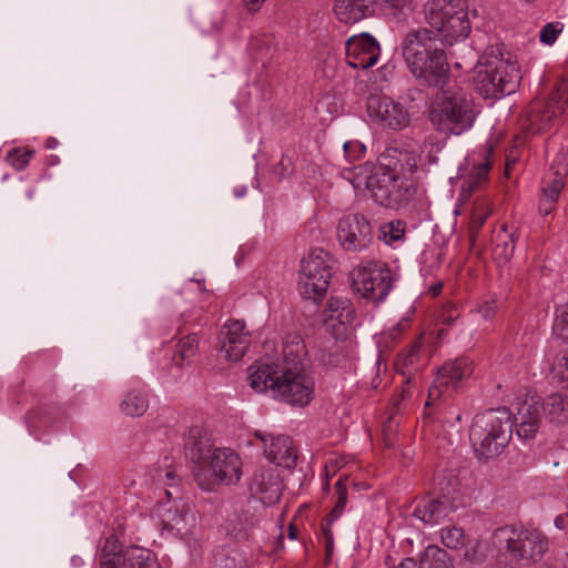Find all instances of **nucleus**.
I'll return each instance as SVG.
<instances>
[{"label":"nucleus","mask_w":568,"mask_h":568,"mask_svg":"<svg viewBox=\"0 0 568 568\" xmlns=\"http://www.w3.org/2000/svg\"><path fill=\"white\" fill-rule=\"evenodd\" d=\"M282 353L281 365H261L248 375V384L257 393L270 389L275 398L291 406L304 407L313 398L314 383L304 372L307 351L302 336L287 335Z\"/></svg>","instance_id":"nucleus-1"},{"label":"nucleus","mask_w":568,"mask_h":568,"mask_svg":"<svg viewBox=\"0 0 568 568\" xmlns=\"http://www.w3.org/2000/svg\"><path fill=\"white\" fill-rule=\"evenodd\" d=\"M503 49V43L490 45L473 70L474 89L484 99L497 100L519 88V68L504 58Z\"/></svg>","instance_id":"nucleus-2"},{"label":"nucleus","mask_w":568,"mask_h":568,"mask_svg":"<svg viewBox=\"0 0 568 568\" xmlns=\"http://www.w3.org/2000/svg\"><path fill=\"white\" fill-rule=\"evenodd\" d=\"M513 435L510 412L505 407L477 414L469 430V439L478 458H491L503 453Z\"/></svg>","instance_id":"nucleus-3"},{"label":"nucleus","mask_w":568,"mask_h":568,"mask_svg":"<svg viewBox=\"0 0 568 568\" xmlns=\"http://www.w3.org/2000/svg\"><path fill=\"white\" fill-rule=\"evenodd\" d=\"M403 57L414 75L428 87L439 90L449 82V64L443 48H437L433 38H409L404 42Z\"/></svg>","instance_id":"nucleus-4"},{"label":"nucleus","mask_w":568,"mask_h":568,"mask_svg":"<svg viewBox=\"0 0 568 568\" xmlns=\"http://www.w3.org/2000/svg\"><path fill=\"white\" fill-rule=\"evenodd\" d=\"M475 118L471 100L458 88L440 90L429 111L430 122L444 133L462 134L473 126Z\"/></svg>","instance_id":"nucleus-5"},{"label":"nucleus","mask_w":568,"mask_h":568,"mask_svg":"<svg viewBox=\"0 0 568 568\" xmlns=\"http://www.w3.org/2000/svg\"><path fill=\"white\" fill-rule=\"evenodd\" d=\"M493 542L499 549L506 548L510 561L520 566L538 562L548 549V540L540 531L511 526L497 528Z\"/></svg>","instance_id":"nucleus-6"},{"label":"nucleus","mask_w":568,"mask_h":568,"mask_svg":"<svg viewBox=\"0 0 568 568\" xmlns=\"http://www.w3.org/2000/svg\"><path fill=\"white\" fill-rule=\"evenodd\" d=\"M242 476V460L231 448H216L199 470L194 480L205 491H215L221 485H234Z\"/></svg>","instance_id":"nucleus-7"},{"label":"nucleus","mask_w":568,"mask_h":568,"mask_svg":"<svg viewBox=\"0 0 568 568\" xmlns=\"http://www.w3.org/2000/svg\"><path fill=\"white\" fill-rule=\"evenodd\" d=\"M365 185L376 203L389 209L406 205L412 195V184L389 166L376 168L366 178Z\"/></svg>","instance_id":"nucleus-8"},{"label":"nucleus","mask_w":568,"mask_h":568,"mask_svg":"<svg viewBox=\"0 0 568 568\" xmlns=\"http://www.w3.org/2000/svg\"><path fill=\"white\" fill-rule=\"evenodd\" d=\"M425 12L429 26L442 36H469L471 31L463 0H429Z\"/></svg>","instance_id":"nucleus-9"},{"label":"nucleus","mask_w":568,"mask_h":568,"mask_svg":"<svg viewBox=\"0 0 568 568\" xmlns=\"http://www.w3.org/2000/svg\"><path fill=\"white\" fill-rule=\"evenodd\" d=\"M327 257L328 253L318 248L302 260L298 288L304 298L318 302L326 295L332 276Z\"/></svg>","instance_id":"nucleus-10"},{"label":"nucleus","mask_w":568,"mask_h":568,"mask_svg":"<svg viewBox=\"0 0 568 568\" xmlns=\"http://www.w3.org/2000/svg\"><path fill=\"white\" fill-rule=\"evenodd\" d=\"M351 286L362 297L381 302L392 288L390 271L376 263L359 266L351 273Z\"/></svg>","instance_id":"nucleus-11"},{"label":"nucleus","mask_w":568,"mask_h":568,"mask_svg":"<svg viewBox=\"0 0 568 568\" xmlns=\"http://www.w3.org/2000/svg\"><path fill=\"white\" fill-rule=\"evenodd\" d=\"M337 240L347 252L366 250L374 240L369 219L362 213L345 214L337 224Z\"/></svg>","instance_id":"nucleus-12"},{"label":"nucleus","mask_w":568,"mask_h":568,"mask_svg":"<svg viewBox=\"0 0 568 568\" xmlns=\"http://www.w3.org/2000/svg\"><path fill=\"white\" fill-rule=\"evenodd\" d=\"M371 119L393 130H402L409 123V114L404 106L386 95H371L367 100Z\"/></svg>","instance_id":"nucleus-13"},{"label":"nucleus","mask_w":568,"mask_h":568,"mask_svg":"<svg viewBox=\"0 0 568 568\" xmlns=\"http://www.w3.org/2000/svg\"><path fill=\"white\" fill-rule=\"evenodd\" d=\"M264 445V454L273 464L293 469L297 462V450L293 445V440L287 435H268L260 430L254 433Z\"/></svg>","instance_id":"nucleus-14"},{"label":"nucleus","mask_w":568,"mask_h":568,"mask_svg":"<svg viewBox=\"0 0 568 568\" xmlns=\"http://www.w3.org/2000/svg\"><path fill=\"white\" fill-rule=\"evenodd\" d=\"M248 489L264 505H273L282 496L283 483L275 468L262 467L254 473Z\"/></svg>","instance_id":"nucleus-15"},{"label":"nucleus","mask_w":568,"mask_h":568,"mask_svg":"<svg viewBox=\"0 0 568 568\" xmlns=\"http://www.w3.org/2000/svg\"><path fill=\"white\" fill-rule=\"evenodd\" d=\"M219 344L220 351L224 353L226 359L240 361L250 345L245 324L241 321L227 322L220 332Z\"/></svg>","instance_id":"nucleus-16"},{"label":"nucleus","mask_w":568,"mask_h":568,"mask_svg":"<svg viewBox=\"0 0 568 568\" xmlns=\"http://www.w3.org/2000/svg\"><path fill=\"white\" fill-rule=\"evenodd\" d=\"M473 374L471 362L466 357H460L452 362L445 363L438 368L437 378L435 385L428 390V399L426 406L430 405V402L438 398L443 388H447L450 384L455 385L464 378L469 377Z\"/></svg>","instance_id":"nucleus-17"},{"label":"nucleus","mask_w":568,"mask_h":568,"mask_svg":"<svg viewBox=\"0 0 568 568\" xmlns=\"http://www.w3.org/2000/svg\"><path fill=\"white\" fill-rule=\"evenodd\" d=\"M216 448L209 433L201 426H191L184 435V452L194 464L193 471L204 466Z\"/></svg>","instance_id":"nucleus-18"},{"label":"nucleus","mask_w":568,"mask_h":568,"mask_svg":"<svg viewBox=\"0 0 568 568\" xmlns=\"http://www.w3.org/2000/svg\"><path fill=\"white\" fill-rule=\"evenodd\" d=\"M345 47L348 64L354 69L373 67L381 52L376 38H348Z\"/></svg>","instance_id":"nucleus-19"},{"label":"nucleus","mask_w":568,"mask_h":568,"mask_svg":"<svg viewBox=\"0 0 568 568\" xmlns=\"http://www.w3.org/2000/svg\"><path fill=\"white\" fill-rule=\"evenodd\" d=\"M454 511L455 508H453L447 499L424 497L417 503L412 515L425 524L435 525L449 518Z\"/></svg>","instance_id":"nucleus-20"},{"label":"nucleus","mask_w":568,"mask_h":568,"mask_svg":"<svg viewBox=\"0 0 568 568\" xmlns=\"http://www.w3.org/2000/svg\"><path fill=\"white\" fill-rule=\"evenodd\" d=\"M426 362L422 353L420 339H416L397 356L394 365L396 372L406 377V384L409 385L417 382V372L426 365Z\"/></svg>","instance_id":"nucleus-21"},{"label":"nucleus","mask_w":568,"mask_h":568,"mask_svg":"<svg viewBox=\"0 0 568 568\" xmlns=\"http://www.w3.org/2000/svg\"><path fill=\"white\" fill-rule=\"evenodd\" d=\"M317 361L328 368L346 367L351 363V344L346 341L329 338L322 344Z\"/></svg>","instance_id":"nucleus-22"},{"label":"nucleus","mask_w":568,"mask_h":568,"mask_svg":"<svg viewBox=\"0 0 568 568\" xmlns=\"http://www.w3.org/2000/svg\"><path fill=\"white\" fill-rule=\"evenodd\" d=\"M346 479L347 478H345V479L339 478L335 483V493L337 495L336 504H335L334 508L332 509V511L324 518V520L322 521V525H321L322 538H323V542H324V547H325V555H326L327 559L332 556V552L334 549V538H333V532L331 530V526H332L333 521L336 520L341 516V514L343 513L345 505L347 503V493H346V486H345Z\"/></svg>","instance_id":"nucleus-23"},{"label":"nucleus","mask_w":568,"mask_h":568,"mask_svg":"<svg viewBox=\"0 0 568 568\" xmlns=\"http://www.w3.org/2000/svg\"><path fill=\"white\" fill-rule=\"evenodd\" d=\"M373 3V0H336L334 12L341 22L352 24L371 16Z\"/></svg>","instance_id":"nucleus-24"},{"label":"nucleus","mask_w":568,"mask_h":568,"mask_svg":"<svg viewBox=\"0 0 568 568\" xmlns=\"http://www.w3.org/2000/svg\"><path fill=\"white\" fill-rule=\"evenodd\" d=\"M541 405L537 402L523 404L517 412V435L524 439L532 438L538 432L541 423Z\"/></svg>","instance_id":"nucleus-25"},{"label":"nucleus","mask_w":568,"mask_h":568,"mask_svg":"<svg viewBox=\"0 0 568 568\" xmlns=\"http://www.w3.org/2000/svg\"><path fill=\"white\" fill-rule=\"evenodd\" d=\"M544 414L549 422L555 424L568 423V388L562 393H554L547 396L541 404Z\"/></svg>","instance_id":"nucleus-26"},{"label":"nucleus","mask_w":568,"mask_h":568,"mask_svg":"<svg viewBox=\"0 0 568 568\" xmlns=\"http://www.w3.org/2000/svg\"><path fill=\"white\" fill-rule=\"evenodd\" d=\"M493 256L500 264L507 263L514 255L516 234L508 231V226L503 224L493 235Z\"/></svg>","instance_id":"nucleus-27"},{"label":"nucleus","mask_w":568,"mask_h":568,"mask_svg":"<svg viewBox=\"0 0 568 568\" xmlns=\"http://www.w3.org/2000/svg\"><path fill=\"white\" fill-rule=\"evenodd\" d=\"M439 498L447 499L453 508H457L463 503L462 483L457 475L452 471H445L438 483Z\"/></svg>","instance_id":"nucleus-28"},{"label":"nucleus","mask_w":568,"mask_h":568,"mask_svg":"<svg viewBox=\"0 0 568 568\" xmlns=\"http://www.w3.org/2000/svg\"><path fill=\"white\" fill-rule=\"evenodd\" d=\"M493 211L491 203L487 199H478L474 204L469 224V240L474 247L481 226Z\"/></svg>","instance_id":"nucleus-29"},{"label":"nucleus","mask_w":568,"mask_h":568,"mask_svg":"<svg viewBox=\"0 0 568 568\" xmlns=\"http://www.w3.org/2000/svg\"><path fill=\"white\" fill-rule=\"evenodd\" d=\"M124 558L129 568H160L149 549L132 546L124 550Z\"/></svg>","instance_id":"nucleus-30"},{"label":"nucleus","mask_w":568,"mask_h":568,"mask_svg":"<svg viewBox=\"0 0 568 568\" xmlns=\"http://www.w3.org/2000/svg\"><path fill=\"white\" fill-rule=\"evenodd\" d=\"M419 568H454V565L446 550L428 546L420 558Z\"/></svg>","instance_id":"nucleus-31"},{"label":"nucleus","mask_w":568,"mask_h":568,"mask_svg":"<svg viewBox=\"0 0 568 568\" xmlns=\"http://www.w3.org/2000/svg\"><path fill=\"white\" fill-rule=\"evenodd\" d=\"M197 339L193 335H187L179 341L172 356V362L179 367H183L190 363V359L195 356L197 351Z\"/></svg>","instance_id":"nucleus-32"},{"label":"nucleus","mask_w":568,"mask_h":568,"mask_svg":"<svg viewBox=\"0 0 568 568\" xmlns=\"http://www.w3.org/2000/svg\"><path fill=\"white\" fill-rule=\"evenodd\" d=\"M326 311L331 317L336 314L337 320L343 324L352 323L355 318V312L348 298L331 296L326 304Z\"/></svg>","instance_id":"nucleus-33"},{"label":"nucleus","mask_w":568,"mask_h":568,"mask_svg":"<svg viewBox=\"0 0 568 568\" xmlns=\"http://www.w3.org/2000/svg\"><path fill=\"white\" fill-rule=\"evenodd\" d=\"M120 407L122 413L128 416H141L146 412L149 400L144 394L133 390L125 395Z\"/></svg>","instance_id":"nucleus-34"},{"label":"nucleus","mask_w":568,"mask_h":568,"mask_svg":"<svg viewBox=\"0 0 568 568\" xmlns=\"http://www.w3.org/2000/svg\"><path fill=\"white\" fill-rule=\"evenodd\" d=\"M414 0H377V4L386 17L399 19L412 11Z\"/></svg>","instance_id":"nucleus-35"},{"label":"nucleus","mask_w":568,"mask_h":568,"mask_svg":"<svg viewBox=\"0 0 568 568\" xmlns=\"http://www.w3.org/2000/svg\"><path fill=\"white\" fill-rule=\"evenodd\" d=\"M489 170L490 163L488 161L475 165L469 174L468 180L463 184V194H470L478 187L481 182L486 181Z\"/></svg>","instance_id":"nucleus-36"},{"label":"nucleus","mask_w":568,"mask_h":568,"mask_svg":"<svg viewBox=\"0 0 568 568\" xmlns=\"http://www.w3.org/2000/svg\"><path fill=\"white\" fill-rule=\"evenodd\" d=\"M405 234V223L400 220H395L381 225L378 231V239L385 241L387 244L399 241Z\"/></svg>","instance_id":"nucleus-37"},{"label":"nucleus","mask_w":568,"mask_h":568,"mask_svg":"<svg viewBox=\"0 0 568 568\" xmlns=\"http://www.w3.org/2000/svg\"><path fill=\"white\" fill-rule=\"evenodd\" d=\"M465 539L462 528L447 527L442 531V541L447 548L459 549L465 545Z\"/></svg>","instance_id":"nucleus-38"},{"label":"nucleus","mask_w":568,"mask_h":568,"mask_svg":"<svg viewBox=\"0 0 568 568\" xmlns=\"http://www.w3.org/2000/svg\"><path fill=\"white\" fill-rule=\"evenodd\" d=\"M554 332L568 344V304L557 310V316L554 323Z\"/></svg>","instance_id":"nucleus-39"},{"label":"nucleus","mask_w":568,"mask_h":568,"mask_svg":"<svg viewBox=\"0 0 568 568\" xmlns=\"http://www.w3.org/2000/svg\"><path fill=\"white\" fill-rule=\"evenodd\" d=\"M124 556V551L122 550V545L114 536H110L106 538L104 546L101 550L100 560H104L106 558H116Z\"/></svg>","instance_id":"nucleus-40"},{"label":"nucleus","mask_w":568,"mask_h":568,"mask_svg":"<svg viewBox=\"0 0 568 568\" xmlns=\"http://www.w3.org/2000/svg\"><path fill=\"white\" fill-rule=\"evenodd\" d=\"M442 153V146L432 141H425L422 146L420 160L426 161L428 164L438 162V154Z\"/></svg>","instance_id":"nucleus-41"},{"label":"nucleus","mask_w":568,"mask_h":568,"mask_svg":"<svg viewBox=\"0 0 568 568\" xmlns=\"http://www.w3.org/2000/svg\"><path fill=\"white\" fill-rule=\"evenodd\" d=\"M31 155L32 152L30 151H21L20 149H13L8 154V161L17 170H23L28 165Z\"/></svg>","instance_id":"nucleus-42"},{"label":"nucleus","mask_w":568,"mask_h":568,"mask_svg":"<svg viewBox=\"0 0 568 568\" xmlns=\"http://www.w3.org/2000/svg\"><path fill=\"white\" fill-rule=\"evenodd\" d=\"M564 187V182L560 179H555L551 184L544 189V200L542 202H548L552 204L557 201L560 191Z\"/></svg>","instance_id":"nucleus-43"},{"label":"nucleus","mask_w":568,"mask_h":568,"mask_svg":"<svg viewBox=\"0 0 568 568\" xmlns=\"http://www.w3.org/2000/svg\"><path fill=\"white\" fill-rule=\"evenodd\" d=\"M554 374V378H557L559 382H568V356H561L554 364L551 369Z\"/></svg>","instance_id":"nucleus-44"},{"label":"nucleus","mask_w":568,"mask_h":568,"mask_svg":"<svg viewBox=\"0 0 568 568\" xmlns=\"http://www.w3.org/2000/svg\"><path fill=\"white\" fill-rule=\"evenodd\" d=\"M164 476L168 480V488H165L164 494L171 500L179 493L178 476L172 470L166 471Z\"/></svg>","instance_id":"nucleus-45"},{"label":"nucleus","mask_w":568,"mask_h":568,"mask_svg":"<svg viewBox=\"0 0 568 568\" xmlns=\"http://www.w3.org/2000/svg\"><path fill=\"white\" fill-rule=\"evenodd\" d=\"M564 26L561 22L546 23L538 32V36H558L562 32Z\"/></svg>","instance_id":"nucleus-46"},{"label":"nucleus","mask_w":568,"mask_h":568,"mask_svg":"<svg viewBox=\"0 0 568 568\" xmlns=\"http://www.w3.org/2000/svg\"><path fill=\"white\" fill-rule=\"evenodd\" d=\"M398 161L402 165H406V171L413 173L417 169V160L409 152H400Z\"/></svg>","instance_id":"nucleus-47"},{"label":"nucleus","mask_w":568,"mask_h":568,"mask_svg":"<svg viewBox=\"0 0 568 568\" xmlns=\"http://www.w3.org/2000/svg\"><path fill=\"white\" fill-rule=\"evenodd\" d=\"M100 568H128L124 556L100 560Z\"/></svg>","instance_id":"nucleus-48"},{"label":"nucleus","mask_w":568,"mask_h":568,"mask_svg":"<svg viewBox=\"0 0 568 568\" xmlns=\"http://www.w3.org/2000/svg\"><path fill=\"white\" fill-rule=\"evenodd\" d=\"M464 559L470 564H479L484 560V555L475 546L465 550Z\"/></svg>","instance_id":"nucleus-49"},{"label":"nucleus","mask_w":568,"mask_h":568,"mask_svg":"<svg viewBox=\"0 0 568 568\" xmlns=\"http://www.w3.org/2000/svg\"><path fill=\"white\" fill-rule=\"evenodd\" d=\"M417 383H418V381L415 384L412 383V384L407 385L406 377H404V385L402 387L400 393L395 397L394 405L398 407L400 400L409 397L412 395V389L416 387Z\"/></svg>","instance_id":"nucleus-50"},{"label":"nucleus","mask_w":568,"mask_h":568,"mask_svg":"<svg viewBox=\"0 0 568 568\" xmlns=\"http://www.w3.org/2000/svg\"><path fill=\"white\" fill-rule=\"evenodd\" d=\"M266 0H243L245 9L250 13L257 12Z\"/></svg>","instance_id":"nucleus-51"},{"label":"nucleus","mask_w":568,"mask_h":568,"mask_svg":"<svg viewBox=\"0 0 568 568\" xmlns=\"http://www.w3.org/2000/svg\"><path fill=\"white\" fill-rule=\"evenodd\" d=\"M343 465V459L341 462L338 459H329L325 466L327 475H329L331 473L334 475Z\"/></svg>","instance_id":"nucleus-52"},{"label":"nucleus","mask_w":568,"mask_h":568,"mask_svg":"<svg viewBox=\"0 0 568 568\" xmlns=\"http://www.w3.org/2000/svg\"><path fill=\"white\" fill-rule=\"evenodd\" d=\"M396 568H419V562L413 558H406Z\"/></svg>","instance_id":"nucleus-53"},{"label":"nucleus","mask_w":568,"mask_h":568,"mask_svg":"<svg viewBox=\"0 0 568 568\" xmlns=\"http://www.w3.org/2000/svg\"><path fill=\"white\" fill-rule=\"evenodd\" d=\"M479 312L483 314V316L488 320V318H491L495 314V311H494V307L489 304V303H486L480 310Z\"/></svg>","instance_id":"nucleus-54"},{"label":"nucleus","mask_w":568,"mask_h":568,"mask_svg":"<svg viewBox=\"0 0 568 568\" xmlns=\"http://www.w3.org/2000/svg\"><path fill=\"white\" fill-rule=\"evenodd\" d=\"M555 526L559 529H564L566 526V518L565 516H558L555 519Z\"/></svg>","instance_id":"nucleus-55"},{"label":"nucleus","mask_w":568,"mask_h":568,"mask_svg":"<svg viewBox=\"0 0 568 568\" xmlns=\"http://www.w3.org/2000/svg\"><path fill=\"white\" fill-rule=\"evenodd\" d=\"M442 288H443V283H437L429 288V292L433 296H436L442 292Z\"/></svg>","instance_id":"nucleus-56"},{"label":"nucleus","mask_w":568,"mask_h":568,"mask_svg":"<svg viewBox=\"0 0 568 568\" xmlns=\"http://www.w3.org/2000/svg\"><path fill=\"white\" fill-rule=\"evenodd\" d=\"M297 537V528L294 524H290L288 526V538L296 539Z\"/></svg>","instance_id":"nucleus-57"},{"label":"nucleus","mask_w":568,"mask_h":568,"mask_svg":"<svg viewBox=\"0 0 568 568\" xmlns=\"http://www.w3.org/2000/svg\"><path fill=\"white\" fill-rule=\"evenodd\" d=\"M57 145H58V140H57V139H54V138H49V139L47 140V148H49V149H53V148H55Z\"/></svg>","instance_id":"nucleus-58"},{"label":"nucleus","mask_w":568,"mask_h":568,"mask_svg":"<svg viewBox=\"0 0 568 568\" xmlns=\"http://www.w3.org/2000/svg\"><path fill=\"white\" fill-rule=\"evenodd\" d=\"M557 38H540V41L547 45H552Z\"/></svg>","instance_id":"nucleus-59"},{"label":"nucleus","mask_w":568,"mask_h":568,"mask_svg":"<svg viewBox=\"0 0 568 568\" xmlns=\"http://www.w3.org/2000/svg\"><path fill=\"white\" fill-rule=\"evenodd\" d=\"M510 166H513V163H510L509 161H507V164H506V174H508L509 170H510Z\"/></svg>","instance_id":"nucleus-60"},{"label":"nucleus","mask_w":568,"mask_h":568,"mask_svg":"<svg viewBox=\"0 0 568 568\" xmlns=\"http://www.w3.org/2000/svg\"><path fill=\"white\" fill-rule=\"evenodd\" d=\"M510 166H513V163H510L509 161H507V164H506V174H508L509 170H510Z\"/></svg>","instance_id":"nucleus-61"},{"label":"nucleus","mask_w":568,"mask_h":568,"mask_svg":"<svg viewBox=\"0 0 568 568\" xmlns=\"http://www.w3.org/2000/svg\"><path fill=\"white\" fill-rule=\"evenodd\" d=\"M407 36L418 37V36H420V32L419 31H413V32H409Z\"/></svg>","instance_id":"nucleus-62"},{"label":"nucleus","mask_w":568,"mask_h":568,"mask_svg":"<svg viewBox=\"0 0 568 568\" xmlns=\"http://www.w3.org/2000/svg\"><path fill=\"white\" fill-rule=\"evenodd\" d=\"M348 148H349V142H346V143L344 144V149H345V151H346V152L348 151Z\"/></svg>","instance_id":"nucleus-63"},{"label":"nucleus","mask_w":568,"mask_h":568,"mask_svg":"<svg viewBox=\"0 0 568 568\" xmlns=\"http://www.w3.org/2000/svg\"><path fill=\"white\" fill-rule=\"evenodd\" d=\"M550 210H551V207H550V206L546 207V209H545V214H548V213L550 212Z\"/></svg>","instance_id":"nucleus-64"}]
</instances>
